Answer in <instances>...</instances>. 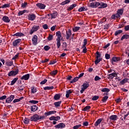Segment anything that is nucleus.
<instances>
[{"label": "nucleus", "instance_id": "nucleus-1", "mask_svg": "<svg viewBox=\"0 0 129 129\" xmlns=\"http://www.w3.org/2000/svg\"><path fill=\"white\" fill-rule=\"evenodd\" d=\"M56 36L57 37L56 41V46L57 49H59L60 48V46H61V41L63 39V37H62V35L61 34V32L57 31L56 32Z\"/></svg>", "mask_w": 129, "mask_h": 129}, {"label": "nucleus", "instance_id": "nucleus-2", "mask_svg": "<svg viewBox=\"0 0 129 129\" xmlns=\"http://www.w3.org/2000/svg\"><path fill=\"white\" fill-rule=\"evenodd\" d=\"M89 87V83L88 82L84 83L81 87L80 93L81 94L85 91V89H87Z\"/></svg>", "mask_w": 129, "mask_h": 129}, {"label": "nucleus", "instance_id": "nucleus-3", "mask_svg": "<svg viewBox=\"0 0 129 129\" xmlns=\"http://www.w3.org/2000/svg\"><path fill=\"white\" fill-rule=\"evenodd\" d=\"M40 29V26L38 25H34L32 29L29 31V34L30 35H33L35 32H37L38 30Z\"/></svg>", "mask_w": 129, "mask_h": 129}, {"label": "nucleus", "instance_id": "nucleus-4", "mask_svg": "<svg viewBox=\"0 0 129 129\" xmlns=\"http://www.w3.org/2000/svg\"><path fill=\"white\" fill-rule=\"evenodd\" d=\"M99 2H92L89 4V7L92 9L98 8Z\"/></svg>", "mask_w": 129, "mask_h": 129}, {"label": "nucleus", "instance_id": "nucleus-5", "mask_svg": "<svg viewBox=\"0 0 129 129\" xmlns=\"http://www.w3.org/2000/svg\"><path fill=\"white\" fill-rule=\"evenodd\" d=\"M32 44L36 46L38 44V36L37 35H34L32 39Z\"/></svg>", "mask_w": 129, "mask_h": 129}, {"label": "nucleus", "instance_id": "nucleus-6", "mask_svg": "<svg viewBox=\"0 0 129 129\" xmlns=\"http://www.w3.org/2000/svg\"><path fill=\"white\" fill-rule=\"evenodd\" d=\"M36 15L32 14H29L28 16V20L29 21H35L36 20Z\"/></svg>", "mask_w": 129, "mask_h": 129}, {"label": "nucleus", "instance_id": "nucleus-7", "mask_svg": "<svg viewBox=\"0 0 129 129\" xmlns=\"http://www.w3.org/2000/svg\"><path fill=\"white\" fill-rule=\"evenodd\" d=\"M31 121H37L39 120V115L38 114H34L30 118Z\"/></svg>", "mask_w": 129, "mask_h": 129}, {"label": "nucleus", "instance_id": "nucleus-8", "mask_svg": "<svg viewBox=\"0 0 129 129\" xmlns=\"http://www.w3.org/2000/svg\"><path fill=\"white\" fill-rule=\"evenodd\" d=\"M15 99V96L11 95L10 97L7 98L6 100V103H11V102L12 100H14Z\"/></svg>", "mask_w": 129, "mask_h": 129}, {"label": "nucleus", "instance_id": "nucleus-9", "mask_svg": "<svg viewBox=\"0 0 129 129\" xmlns=\"http://www.w3.org/2000/svg\"><path fill=\"white\" fill-rule=\"evenodd\" d=\"M98 7H99V9H104V8L107 7V4L106 3H103L102 2H99Z\"/></svg>", "mask_w": 129, "mask_h": 129}, {"label": "nucleus", "instance_id": "nucleus-10", "mask_svg": "<svg viewBox=\"0 0 129 129\" xmlns=\"http://www.w3.org/2000/svg\"><path fill=\"white\" fill-rule=\"evenodd\" d=\"M66 125L63 123H59L54 126L55 128H64Z\"/></svg>", "mask_w": 129, "mask_h": 129}, {"label": "nucleus", "instance_id": "nucleus-11", "mask_svg": "<svg viewBox=\"0 0 129 129\" xmlns=\"http://www.w3.org/2000/svg\"><path fill=\"white\" fill-rule=\"evenodd\" d=\"M18 73H19V71L18 70L11 71L8 74V76H15V75H17V74H18Z\"/></svg>", "mask_w": 129, "mask_h": 129}, {"label": "nucleus", "instance_id": "nucleus-12", "mask_svg": "<svg viewBox=\"0 0 129 129\" xmlns=\"http://www.w3.org/2000/svg\"><path fill=\"white\" fill-rule=\"evenodd\" d=\"M36 6L38 7V8H39V9H40L41 10H44L45 9V8H46V5L42 3L37 4Z\"/></svg>", "mask_w": 129, "mask_h": 129}, {"label": "nucleus", "instance_id": "nucleus-13", "mask_svg": "<svg viewBox=\"0 0 129 129\" xmlns=\"http://www.w3.org/2000/svg\"><path fill=\"white\" fill-rule=\"evenodd\" d=\"M66 39L67 40H69L70 39V37L71 36L72 33H71V30L69 29L68 31H67L66 32Z\"/></svg>", "mask_w": 129, "mask_h": 129}, {"label": "nucleus", "instance_id": "nucleus-14", "mask_svg": "<svg viewBox=\"0 0 129 129\" xmlns=\"http://www.w3.org/2000/svg\"><path fill=\"white\" fill-rule=\"evenodd\" d=\"M20 43H21V39H16L13 41V44L14 47H17V46Z\"/></svg>", "mask_w": 129, "mask_h": 129}, {"label": "nucleus", "instance_id": "nucleus-15", "mask_svg": "<svg viewBox=\"0 0 129 129\" xmlns=\"http://www.w3.org/2000/svg\"><path fill=\"white\" fill-rule=\"evenodd\" d=\"M29 78H30V75L27 74L21 77L22 80H28Z\"/></svg>", "mask_w": 129, "mask_h": 129}, {"label": "nucleus", "instance_id": "nucleus-16", "mask_svg": "<svg viewBox=\"0 0 129 129\" xmlns=\"http://www.w3.org/2000/svg\"><path fill=\"white\" fill-rule=\"evenodd\" d=\"M109 119L113 120V121H115L117 119V116L116 115H112L109 117Z\"/></svg>", "mask_w": 129, "mask_h": 129}, {"label": "nucleus", "instance_id": "nucleus-17", "mask_svg": "<svg viewBox=\"0 0 129 129\" xmlns=\"http://www.w3.org/2000/svg\"><path fill=\"white\" fill-rule=\"evenodd\" d=\"M56 112H57V111H55V110H53V111H50L49 112H45L44 113V114L45 115H51V114H55V113H56Z\"/></svg>", "mask_w": 129, "mask_h": 129}, {"label": "nucleus", "instance_id": "nucleus-18", "mask_svg": "<svg viewBox=\"0 0 129 129\" xmlns=\"http://www.w3.org/2000/svg\"><path fill=\"white\" fill-rule=\"evenodd\" d=\"M3 20L6 23H10V22H11V20H10V18H9L8 16H4L3 18Z\"/></svg>", "mask_w": 129, "mask_h": 129}, {"label": "nucleus", "instance_id": "nucleus-19", "mask_svg": "<svg viewBox=\"0 0 129 129\" xmlns=\"http://www.w3.org/2000/svg\"><path fill=\"white\" fill-rule=\"evenodd\" d=\"M102 121V118L98 119L96 122L94 123L95 126H98L99 124H100L101 122Z\"/></svg>", "mask_w": 129, "mask_h": 129}, {"label": "nucleus", "instance_id": "nucleus-20", "mask_svg": "<svg viewBox=\"0 0 129 129\" xmlns=\"http://www.w3.org/2000/svg\"><path fill=\"white\" fill-rule=\"evenodd\" d=\"M60 97H61L60 94H56L53 97V99H54V100H58L60 99Z\"/></svg>", "mask_w": 129, "mask_h": 129}, {"label": "nucleus", "instance_id": "nucleus-21", "mask_svg": "<svg viewBox=\"0 0 129 129\" xmlns=\"http://www.w3.org/2000/svg\"><path fill=\"white\" fill-rule=\"evenodd\" d=\"M72 92H73V91H72V90H69L66 91V96L67 97V98H69V96L70 95V94H71V93H72Z\"/></svg>", "mask_w": 129, "mask_h": 129}, {"label": "nucleus", "instance_id": "nucleus-22", "mask_svg": "<svg viewBox=\"0 0 129 129\" xmlns=\"http://www.w3.org/2000/svg\"><path fill=\"white\" fill-rule=\"evenodd\" d=\"M30 89L31 90V93H36V92H37V88L35 87H31L30 88Z\"/></svg>", "mask_w": 129, "mask_h": 129}, {"label": "nucleus", "instance_id": "nucleus-23", "mask_svg": "<svg viewBox=\"0 0 129 129\" xmlns=\"http://www.w3.org/2000/svg\"><path fill=\"white\" fill-rule=\"evenodd\" d=\"M116 76H117V75L115 73H112L109 75V78L110 79H112V78H114V77H116Z\"/></svg>", "mask_w": 129, "mask_h": 129}, {"label": "nucleus", "instance_id": "nucleus-24", "mask_svg": "<svg viewBox=\"0 0 129 129\" xmlns=\"http://www.w3.org/2000/svg\"><path fill=\"white\" fill-rule=\"evenodd\" d=\"M24 35V34L21 32H18L13 35L14 36L16 37H23Z\"/></svg>", "mask_w": 129, "mask_h": 129}, {"label": "nucleus", "instance_id": "nucleus-25", "mask_svg": "<svg viewBox=\"0 0 129 129\" xmlns=\"http://www.w3.org/2000/svg\"><path fill=\"white\" fill-rule=\"evenodd\" d=\"M86 45H87V39H85L84 40V43L83 44L82 46V49L86 48Z\"/></svg>", "mask_w": 129, "mask_h": 129}, {"label": "nucleus", "instance_id": "nucleus-26", "mask_svg": "<svg viewBox=\"0 0 129 129\" xmlns=\"http://www.w3.org/2000/svg\"><path fill=\"white\" fill-rule=\"evenodd\" d=\"M38 109V107L36 105H33L31 106V111H36Z\"/></svg>", "mask_w": 129, "mask_h": 129}, {"label": "nucleus", "instance_id": "nucleus-27", "mask_svg": "<svg viewBox=\"0 0 129 129\" xmlns=\"http://www.w3.org/2000/svg\"><path fill=\"white\" fill-rule=\"evenodd\" d=\"M84 11H87V8H86V7H81L78 10V11L80 12H84Z\"/></svg>", "mask_w": 129, "mask_h": 129}, {"label": "nucleus", "instance_id": "nucleus-28", "mask_svg": "<svg viewBox=\"0 0 129 129\" xmlns=\"http://www.w3.org/2000/svg\"><path fill=\"white\" fill-rule=\"evenodd\" d=\"M76 7V4H73L71 5L68 8V11H72L73 9H74Z\"/></svg>", "mask_w": 129, "mask_h": 129}, {"label": "nucleus", "instance_id": "nucleus-29", "mask_svg": "<svg viewBox=\"0 0 129 129\" xmlns=\"http://www.w3.org/2000/svg\"><path fill=\"white\" fill-rule=\"evenodd\" d=\"M58 14L56 12H54L51 14H50V16L51 17V19H55L57 18Z\"/></svg>", "mask_w": 129, "mask_h": 129}, {"label": "nucleus", "instance_id": "nucleus-30", "mask_svg": "<svg viewBox=\"0 0 129 129\" xmlns=\"http://www.w3.org/2000/svg\"><path fill=\"white\" fill-rule=\"evenodd\" d=\"M6 64L7 66L11 67V66H13V64H14V62L13 61V60H11V61L6 62Z\"/></svg>", "mask_w": 129, "mask_h": 129}, {"label": "nucleus", "instance_id": "nucleus-31", "mask_svg": "<svg viewBox=\"0 0 129 129\" xmlns=\"http://www.w3.org/2000/svg\"><path fill=\"white\" fill-rule=\"evenodd\" d=\"M119 60H120V58L119 57H113L112 59V62H117L118 61H119Z\"/></svg>", "mask_w": 129, "mask_h": 129}, {"label": "nucleus", "instance_id": "nucleus-32", "mask_svg": "<svg viewBox=\"0 0 129 129\" xmlns=\"http://www.w3.org/2000/svg\"><path fill=\"white\" fill-rule=\"evenodd\" d=\"M52 89H54L53 86H51V87L47 86V87H44V90H51Z\"/></svg>", "mask_w": 129, "mask_h": 129}, {"label": "nucleus", "instance_id": "nucleus-33", "mask_svg": "<svg viewBox=\"0 0 129 129\" xmlns=\"http://www.w3.org/2000/svg\"><path fill=\"white\" fill-rule=\"evenodd\" d=\"M129 38V35L128 34H124L123 35L121 38V40L122 41V40L124 39H128Z\"/></svg>", "mask_w": 129, "mask_h": 129}, {"label": "nucleus", "instance_id": "nucleus-34", "mask_svg": "<svg viewBox=\"0 0 129 129\" xmlns=\"http://www.w3.org/2000/svg\"><path fill=\"white\" fill-rule=\"evenodd\" d=\"M61 104V101L55 102L54 103V105L55 107H59Z\"/></svg>", "mask_w": 129, "mask_h": 129}, {"label": "nucleus", "instance_id": "nucleus-35", "mask_svg": "<svg viewBox=\"0 0 129 129\" xmlns=\"http://www.w3.org/2000/svg\"><path fill=\"white\" fill-rule=\"evenodd\" d=\"M18 78H14L12 81H11V85H14V84H15V83H16L17 82V81H18Z\"/></svg>", "mask_w": 129, "mask_h": 129}, {"label": "nucleus", "instance_id": "nucleus-36", "mask_svg": "<svg viewBox=\"0 0 129 129\" xmlns=\"http://www.w3.org/2000/svg\"><path fill=\"white\" fill-rule=\"evenodd\" d=\"M25 13H27V10H23L22 11H20L18 14V16H22V15H24V14H25Z\"/></svg>", "mask_w": 129, "mask_h": 129}, {"label": "nucleus", "instance_id": "nucleus-37", "mask_svg": "<svg viewBox=\"0 0 129 129\" xmlns=\"http://www.w3.org/2000/svg\"><path fill=\"white\" fill-rule=\"evenodd\" d=\"M79 80V78H78V77H76L70 82V83H74L75 82H77V81H78Z\"/></svg>", "mask_w": 129, "mask_h": 129}, {"label": "nucleus", "instance_id": "nucleus-38", "mask_svg": "<svg viewBox=\"0 0 129 129\" xmlns=\"http://www.w3.org/2000/svg\"><path fill=\"white\" fill-rule=\"evenodd\" d=\"M57 73H58V71L55 70V71H53L50 72V75L51 76H55V75H56V74H57Z\"/></svg>", "mask_w": 129, "mask_h": 129}, {"label": "nucleus", "instance_id": "nucleus-39", "mask_svg": "<svg viewBox=\"0 0 129 129\" xmlns=\"http://www.w3.org/2000/svg\"><path fill=\"white\" fill-rule=\"evenodd\" d=\"M127 82V79H124L122 81L120 82V84L123 85L124 83H126Z\"/></svg>", "mask_w": 129, "mask_h": 129}, {"label": "nucleus", "instance_id": "nucleus-40", "mask_svg": "<svg viewBox=\"0 0 129 129\" xmlns=\"http://www.w3.org/2000/svg\"><path fill=\"white\" fill-rule=\"evenodd\" d=\"M70 3V0H66L63 2L61 3V6H64V5H67V4H69Z\"/></svg>", "mask_w": 129, "mask_h": 129}, {"label": "nucleus", "instance_id": "nucleus-41", "mask_svg": "<svg viewBox=\"0 0 129 129\" xmlns=\"http://www.w3.org/2000/svg\"><path fill=\"white\" fill-rule=\"evenodd\" d=\"M121 33H122V30H117L115 32V36H117V35H119V34H121Z\"/></svg>", "mask_w": 129, "mask_h": 129}, {"label": "nucleus", "instance_id": "nucleus-42", "mask_svg": "<svg viewBox=\"0 0 129 129\" xmlns=\"http://www.w3.org/2000/svg\"><path fill=\"white\" fill-rule=\"evenodd\" d=\"M102 60V58H96V60L95 61V63L96 65H97L98 63H99Z\"/></svg>", "mask_w": 129, "mask_h": 129}, {"label": "nucleus", "instance_id": "nucleus-43", "mask_svg": "<svg viewBox=\"0 0 129 129\" xmlns=\"http://www.w3.org/2000/svg\"><path fill=\"white\" fill-rule=\"evenodd\" d=\"M10 4H5L2 6V9H6L7 8H10Z\"/></svg>", "mask_w": 129, "mask_h": 129}, {"label": "nucleus", "instance_id": "nucleus-44", "mask_svg": "<svg viewBox=\"0 0 129 129\" xmlns=\"http://www.w3.org/2000/svg\"><path fill=\"white\" fill-rule=\"evenodd\" d=\"M90 108H91V107H90V106H87L84 108L83 110L84 111H87V110H89Z\"/></svg>", "mask_w": 129, "mask_h": 129}, {"label": "nucleus", "instance_id": "nucleus-45", "mask_svg": "<svg viewBox=\"0 0 129 129\" xmlns=\"http://www.w3.org/2000/svg\"><path fill=\"white\" fill-rule=\"evenodd\" d=\"M102 92H109V89L108 88H103L101 90Z\"/></svg>", "mask_w": 129, "mask_h": 129}, {"label": "nucleus", "instance_id": "nucleus-46", "mask_svg": "<svg viewBox=\"0 0 129 129\" xmlns=\"http://www.w3.org/2000/svg\"><path fill=\"white\" fill-rule=\"evenodd\" d=\"M117 14L121 16L122 14H123V10L122 9H119V10L117 11Z\"/></svg>", "mask_w": 129, "mask_h": 129}, {"label": "nucleus", "instance_id": "nucleus-47", "mask_svg": "<svg viewBox=\"0 0 129 129\" xmlns=\"http://www.w3.org/2000/svg\"><path fill=\"white\" fill-rule=\"evenodd\" d=\"M30 103H32L33 104H37L39 102L38 101L36 100H30L29 101Z\"/></svg>", "mask_w": 129, "mask_h": 129}, {"label": "nucleus", "instance_id": "nucleus-48", "mask_svg": "<svg viewBox=\"0 0 129 129\" xmlns=\"http://www.w3.org/2000/svg\"><path fill=\"white\" fill-rule=\"evenodd\" d=\"M28 5V3L27 2H25L24 3H23L21 5L22 8L24 9V8H26L27 6Z\"/></svg>", "mask_w": 129, "mask_h": 129}, {"label": "nucleus", "instance_id": "nucleus-49", "mask_svg": "<svg viewBox=\"0 0 129 129\" xmlns=\"http://www.w3.org/2000/svg\"><path fill=\"white\" fill-rule=\"evenodd\" d=\"M21 100H22V98H20L19 99H15L14 100L13 102L14 103H16V102H19Z\"/></svg>", "mask_w": 129, "mask_h": 129}, {"label": "nucleus", "instance_id": "nucleus-50", "mask_svg": "<svg viewBox=\"0 0 129 129\" xmlns=\"http://www.w3.org/2000/svg\"><path fill=\"white\" fill-rule=\"evenodd\" d=\"M80 29V27H76L73 29V30L74 31V32H77V31H79Z\"/></svg>", "mask_w": 129, "mask_h": 129}, {"label": "nucleus", "instance_id": "nucleus-51", "mask_svg": "<svg viewBox=\"0 0 129 129\" xmlns=\"http://www.w3.org/2000/svg\"><path fill=\"white\" fill-rule=\"evenodd\" d=\"M101 79V78L99 77L98 76H96L94 80L95 81H98V80H100Z\"/></svg>", "mask_w": 129, "mask_h": 129}, {"label": "nucleus", "instance_id": "nucleus-52", "mask_svg": "<svg viewBox=\"0 0 129 129\" xmlns=\"http://www.w3.org/2000/svg\"><path fill=\"white\" fill-rule=\"evenodd\" d=\"M50 47L48 45H46L44 47L45 51H49V50H50Z\"/></svg>", "mask_w": 129, "mask_h": 129}, {"label": "nucleus", "instance_id": "nucleus-53", "mask_svg": "<svg viewBox=\"0 0 129 129\" xmlns=\"http://www.w3.org/2000/svg\"><path fill=\"white\" fill-rule=\"evenodd\" d=\"M108 99V96H104L102 101H103V102H105V101H106V100H107V99Z\"/></svg>", "mask_w": 129, "mask_h": 129}, {"label": "nucleus", "instance_id": "nucleus-54", "mask_svg": "<svg viewBox=\"0 0 129 129\" xmlns=\"http://www.w3.org/2000/svg\"><path fill=\"white\" fill-rule=\"evenodd\" d=\"M23 122H24V123H26V124L29 123V118H25L24 119Z\"/></svg>", "mask_w": 129, "mask_h": 129}, {"label": "nucleus", "instance_id": "nucleus-55", "mask_svg": "<svg viewBox=\"0 0 129 129\" xmlns=\"http://www.w3.org/2000/svg\"><path fill=\"white\" fill-rule=\"evenodd\" d=\"M98 98H99V97L98 96H94L92 98V100H97V99H98Z\"/></svg>", "mask_w": 129, "mask_h": 129}, {"label": "nucleus", "instance_id": "nucleus-56", "mask_svg": "<svg viewBox=\"0 0 129 129\" xmlns=\"http://www.w3.org/2000/svg\"><path fill=\"white\" fill-rule=\"evenodd\" d=\"M48 41H51V40H53V35L49 34L48 37Z\"/></svg>", "mask_w": 129, "mask_h": 129}, {"label": "nucleus", "instance_id": "nucleus-57", "mask_svg": "<svg viewBox=\"0 0 129 129\" xmlns=\"http://www.w3.org/2000/svg\"><path fill=\"white\" fill-rule=\"evenodd\" d=\"M81 124H79V125H76L73 127L74 129H78L79 127H81Z\"/></svg>", "mask_w": 129, "mask_h": 129}, {"label": "nucleus", "instance_id": "nucleus-58", "mask_svg": "<svg viewBox=\"0 0 129 129\" xmlns=\"http://www.w3.org/2000/svg\"><path fill=\"white\" fill-rule=\"evenodd\" d=\"M47 81V79H44L43 81L40 82L41 85H43V84H45V83H46Z\"/></svg>", "mask_w": 129, "mask_h": 129}, {"label": "nucleus", "instance_id": "nucleus-59", "mask_svg": "<svg viewBox=\"0 0 129 129\" xmlns=\"http://www.w3.org/2000/svg\"><path fill=\"white\" fill-rule=\"evenodd\" d=\"M60 118H61L59 116H57L56 117L54 116V120H55V121H57L58 120H60Z\"/></svg>", "mask_w": 129, "mask_h": 129}, {"label": "nucleus", "instance_id": "nucleus-60", "mask_svg": "<svg viewBox=\"0 0 129 129\" xmlns=\"http://www.w3.org/2000/svg\"><path fill=\"white\" fill-rule=\"evenodd\" d=\"M7 98V96L4 95L1 97H0V100H4V99H6Z\"/></svg>", "mask_w": 129, "mask_h": 129}, {"label": "nucleus", "instance_id": "nucleus-61", "mask_svg": "<svg viewBox=\"0 0 129 129\" xmlns=\"http://www.w3.org/2000/svg\"><path fill=\"white\" fill-rule=\"evenodd\" d=\"M42 27L44 30H47V29H48V25L47 24H44L42 26Z\"/></svg>", "mask_w": 129, "mask_h": 129}, {"label": "nucleus", "instance_id": "nucleus-62", "mask_svg": "<svg viewBox=\"0 0 129 129\" xmlns=\"http://www.w3.org/2000/svg\"><path fill=\"white\" fill-rule=\"evenodd\" d=\"M55 29H56V25L51 27L50 28V30H51V31H52L53 32V31H55Z\"/></svg>", "mask_w": 129, "mask_h": 129}, {"label": "nucleus", "instance_id": "nucleus-63", "mask_svg": "<svg viewBox=\"0 0 129 129\" xmlns=\"http://www.w3.org/2000/svg\"><path fill=\"white\" fill-rule=\"evenodd\" d=\"M105 58L106 59H107V60H108V59H109V58H110V55H109V54L106 53L105 54Z\"/></svg>", "mask_w": 129, "mask_h": 129}, {"label": "nucleus", "instance_id": "nucleus-64", "mask_svg": "<svg viewBox=\"0 0 129 129\" xmlns=\"http://www.w3.org/2000/svg\"><path fill=\"white\" fill-rule=\"evenodd\" d=\"M124 30L125 31H128L129 30V25L125 26L124 27Z\"/></svg>", "mask_w": 129, "mask_h": 129}]
</instances>
